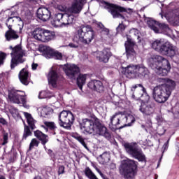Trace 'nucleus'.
I'll list each match as a JSON object with an SVG mask.
<instances>
[{"label": "nucleus", "mask_w": 179, "mask_h": 179, "mask_svg": "<svg viewBox=\"0 0 179 179\" xmlns=\"http://www.w3.org/2000/svg\"><path fill=\"white\" fill-rule=\"evenodd\" d=\"M41 51L43 52V55L48 59L53 58L54 57V53L55 51L54 50H52L49 46H43L41 48Z\"/></svg>", "instance_id": "c85d7f7f"}, {"label": "nucleus", "mask_w": 179, "mask_h": 179, "mask_svg": "<svg viewBox=\"0 0 179 179\" xmlns=\"http://www.w3.org/2000/svg\"><path fill=\"white\" fill-rule=\"evenodd\" d=\"M80 127L81 129H84L87 134H96V135L104 136L106 139L111 138V134L108 132V129H107V127H106L104 124L100 122L99 119H83Z\"/></svg>", "instance_id": "f03ea898"}, {"label": "nucleus", "mask_w": 179, "mask_h": 179, "mask_svg": "<svg viewBox=\"0 0 179 179\" xmlns=\"http://www.w3.org/2000/svg\"><path fill=\"white\" fill-rule=\"evenodd\" d=\"M94 56L100 62H104L106 64L108 62V59H110V57H111V52L107 50L96 51L94 52Z\"/></svg>", "instance_id": "4be33fe9"}, {"label": "nucleus", "mask_w": 179, "mask_h": 179, "mask_svg": "<svg viewBox=\"0 0 179 179\" xmlns=\"http://www.w3.org/2000/svg\"><path fill=\"white\" fill-rule=\"evenodd\" d=\"M37 17L43 22H47L51 17V11L48 8L41 7L37 10Z\"/></svg>", "instance_id": "aec40b11"}, {"label": "nucleus", "mask_w": 179, "mask_h": 179, "mask_svg": "<svg viewBox=\"0 0 179 179\" xmlns=\"http://www.w3.org/2000/svg\"><path fill=\"white\" fill-rule=\"evenodd\" d=\"M52 58H55V59H62V53L55 51Z\"/></svg>", "instance_id": "c03bdc74"}, {"label": "nucleus", "mask_w": 179, "mask_h": 179, "mask_svg": "<svg viewBox=\"0 0 179 179\" xmlns=\"http://www.w3.org/2000/svg\"><path fill=\"white\" fill-rule=\"evenodd\" d=\"M18 78L22 85H24L25 86L29 85V71H27V69L24 68L20 71Z\"/></svg>", "instance_id": "393cba45"}, {"label": "nucleus", "mask_w": 179, "mask_h": 179, "mask_svg": "<svg viewBox=\"0 0 179 179\" xmlns=\"http://www.w3.org/2000/svg\"><path fill=\"white\" fill-rule=\"evenodd\" d=\"M126 152L138 162H146V156L142 152V150L138 148L136 143H126L124 144Z\"/></svg>", "instance_id": "9d476101"}, {"label": "nucleus", "mask_w": 179, "mask_h": 179, "mask_svg": "<svg viewBox=\"0 0 179 179\" xmlns=\"http://www.w3.org/2000/svg\"><path fill=\"white\" fill-rule=\"evenodd\" d=\"M85 2L86 0H73L71 6L67 10L68 13H74L75 15L80 13Z\"/></svg>", "instance_id": "a211bd4d"}, {"label": "nucleus", "mask_w": 179, "mask_h": 179, "mask_svg": "<svg viewBox=\"0 0 179 179\" xmlns=\"http://www.w3.org/2000/svg\"><path fill=\"white\" fill-rule=\"evenodd\" d=\"M145 20L151 30H153L155 33H159V27H157L159 26V22L152 18H147Z\"/></svg>", "instance_id": "a878e982"}, {"label": "nucleus", "mask_w": 179, "mask_h": 179, "mask_svg": "<svg viewBox=\"0 0 179 179\" xmlns=\"http://www.w3.org/2000/svg\"><path fill=\"white\" fill-rule=\"evenodd\" d=\"M10 113L12 114L13 117H17V115H19V110L16 108L10 109Z\"/></svg>", "instance_id": "37998d69"}, {"label": "nucleus", "mask_w": 179, "mask_h": 179, "mask_svg": "<svg viewBox=\"0 0 179 179\" xmlns=\"http://www.w3.org/2000/svg\"><path fill=\"white\" fill-rule=\"evenodd\" d=\"M64 71L65 72L66 76L69 78V79H72L75 80L79 74L80 70L79 67L75 64H66L64 66H62Z\"/></svg>", "instance_id": "2eb2a0df"}, {"label": "nucleus", "mask_w": 179, "mask_h": 179, "mask_svg": "<svg viewBox=\"0 0 179 179\" xmlns=\"http://www.w3.org/2000/svg\"><path fill=\"white\" fill-rule=\"evenodd\" d=\"M61 80V76L57 73V71L52 70L48 75V83L52 87H57Z\"/></svg>", "instance_id": "5701e85b"}, {"label": "nucleus", "mask_w": 179, "mask_h": 179, "mask_svg": "<svg viewBox=\"0 0 179 179\" xmlns=\"http://www.w3.org/2000/svg\"><path fill=\"white\" fill-rule=\"evenodd\" d=\"M169 142H170V139H168V141L164 144V145L162 147L163 153H164V152H166V150H167V149H169Z\"/></svg>", "instance_id": "de8ad7c7"}, {"label": "nucleus", "mask_w": 179, "mask_h": 179, "mask_svg": "<svg viewBox=\"0 0 179 179\" xmlns=\"http://www.w3.org/2000/svg\"><path fill=\"white\" fill-rule=\"evenodd\" d=\"M137 162L127 159L122 162L120 166V173L124 176V178H134L136 176V169H138Z\"/></svg>", "instance_id": "423d86ee"}, {"label": "nucleus", "mask_w": 179, "mask_h": 179, "mask_svg": "<svg viewBox=\"0 0 179 179\" xmlns=\"http://www.w3.org/2000/svg\"><path fill=\"white\" fill-rule=\"evenodd\" d=\"M23 115L27 119V124L29 127L31 128V131H34V129L36 128V120H34L31 115L29 113L23 112Z\"/></svg>", "instance_id": "c756f323"}, {"label": "nucleus", "mask_w": 179, "mask_h": 179, "mask_svg": "<svg viewBox=\"0 0 179 179\" xmlns=\"http://www.w3.org/2000/svg\"><path fill=\"white\" fill-rule=\"evenodd\" d=\"M34 136L41 141L42 145H45L48 142V136L42 133L40 130H36L34 132Z\"/></svg>", "instance_id": "bb28decb"}, {"label": "nucleus", "mask_w": 179, "mask_h": 179, "mask_svg": "<svg viewBox=\"0 0 179 179\" xmlns=\"http://www.w3.org/2000/svg\"><path fill=\"white\" fill-rule=\"evenodd\" d=\"M129 34H130V37H135L136 38H137L138 43H141V36H140L141 34L139 33V30H138L137 29L133 28L130 29Z\"/></svg>", "instance_id": "f704fd0d"}, {"label": "nucleus", "mask_w": 179, "mask_h": 179, "mask_svg": "<svg viewBox=\"0 0 179 179\" xmlns=\"http://www.w3.org/2000/svg\"><path fill=\"white\" fill-rule=\"evenodd\" d=\"M162 131L161 132L159 131V135H164V132H166V130L162 128Z\"/></svg>", "instance_id": "13d9d810"}, {"label": "nucleus", "mask_w": 179, "mask_h": 179, "mask_svg": "<svg viewBox=\"0 0 179 179\" xmlns=\"http://www.w3.org/2000/svg\"><path fill=\"white\" fill-rule=\"evenodd\" d=\"M33 36L35 40L42 41V43H48L51 40L55 38V34L49 30L36 28L33 32Z\"/></svg>", "instance_id": "f8f14e48"}, {"label": "nucleus", "mask_w": 179, "mask_h": 179, "mask_svg": "<svg viewBox=\"0 0 179 179\" xmlns=\"http://www.w3.org/2000/svg\"><path fill=\"white\" fill-rule=\"evenodd\" d=\"M57 10H59L60 12H66V6H62V5H58L57 6Z\"/></svg>", "instance_id": "49530a36"}, {"label": "nucleus", "mask_w": 179, "mask_h": 179, "mask_svg": "<svg viewBox=\"0 0 179 179\" xmlns=\"http://www.w3.org/2000/svg\"><path fill=\"white\" fill-rule=\"evenodd\" d=\"M123 118H125V115H122L120 113H115L110 118L109 128H110L112 131H116V129L123 128Z\"/></svg>", "instance_id": "4468645a"}, {"label": "nucleus", "mask_w": 179, "mask_h": 179, "mask_svg": "<svg viewBox=\"0 0 179 179\" xmlns=\"http://www.w3.org/2000/svg\"><path fill=\"white\" fill-rule=\"evenodd\" d=\"M6 59V55L3 52H0V66L3 65V62Z\"/></svg>", "instance_id": "79ce46f5"}, {"label": "nucleus", "mask_w": 179, "mask_h": 179, "mask_svg": "<svg viewBox=\"0 0 179 179\" xmlns=\"http://www.w3.org/2000/svg\"><path fill=\"white\" fill-rule=\"evenodd\" d=\"M75 21V17L72 14H64L61 13H55L51 23L55 27H59L61 26H68L72 24Z\"/></svg>", "instance_id": "6e6552de"}, {"label": "nucleus", "mask_w": 179, "mask_h": 179, "mask_svg": "<svg viewBox=\"0 0 179 179\" xmlns=\"http://www.w3.org/2000/svg\"><path fill=\"white\" fill-rule=\"evenodd\" d=\"M5 37L7 40V41H10L12 40H17L19 38V34H17V32L13 29H8V31H7L5 34Z\"/></svg>", "instance_id": "cd10ccee"}, {"label": "nucleus", "mask_w": 179, "mask_h": 179, "mask_svg": "<svg viewBox=\"0 0 179 179\" xmlns=\"http://www.w3.org/2000/svg\"><path fill=\"white\" fill-rule=\"evenodd\" d=\"M0 179H5V177L3 176H1Z\"/></svg>", "instance_id": "bf43d9fd"}, {"label": "nucleus", "mask_w": 179, "mask_h": 179, "mask_svg": "<svg viewBox=\"0 0 179 179\" xmlns=\"http://www.w3.org/2000/svg\"><path fill=\"white\" fill-rule=\"evenodd\" d=\"M157 82L160 85L154 87L152 97L157 103H166L169 100V97L171 96V92L176 88V82L163 78H158Z\"/></svg>", "instance_id": "f257e3e1"}, {"label": "nucleus", "mask_w": 179, "mask_h": 179, "mask_svg": "<svg viewBox=\"0 0 179 179\" xmlns=\"http://www.w3.org/2000/svg\"><path fill=\"white\" fill-rule=\"evenodd\" d=\"M15 22V17H10L8 18L6 24L8 29H12V26H13V23Z\"/></svg>", "instance_id": "ea45409f"}, {"label": "nucleus", "mask_w": 179, "mask_h": 179, "mask_svg": "<svg viewBox=\"0 0 179 179\" xmlns=\"http://www.w3.org/2000/svg\"><path fill=\"white\" fill-rule=\"evenodd\" d=\"M75 121V117L72 112L69 110H63L59 115V124L66 129H70Z\"/></svg>", "instance_id": "ddd939ff"}, {"label": "nucleus", "mask_w": 179, "mask_h": 179, "mask_svg": "<svg viewBox=\"0 0 179 179\" xmlns=\"http://www.w3.org/2000/svg\"><path fill=\"white\" fill-rule=\"evenodd\" d=\"M20 31H22V28L20 29Z\"/></svg>", "instance_id": "052dcab7"}, {"label": "nucleus", "mask_w": 179, "mask_h": 179, "mask_svg": "<svg viewBox=\"0 0 179 179\" xmlns=\"http://www.w3.org/2000/svg\"><path fill=\"white\" fill-rule=\"evenodd\" d=\"M152 48L162 55L173 58L177 54V48L170 42H164L162 39H157L152 43Z\"/></svg>", "instance_id": "20e7f679"}, {"label": "nucleus", "mask_w": 179, "mask_h": 179, "mask_svg": "<svg viewBox=\"0 0 179 179\" xmlns=\"http://www.w3.org/2000/svg\"><path fill=\"white\" fill-rule=\"evenodd\" d=\"M44 124L47 128H45V130L47 132H48V129L50 131H52V135H57V133L55 132L57 129V124L54 122H44Z\"/></svg>", "instance_id": "2f4dec72"}, {"label": "nucleus", "mask_w": 179, "mask_h": 179, "mask_svg": "<svg viewBox=\"0 0 179 179\" xmlns=\"http://www.w3.org/2000/svg\"><path fill=\"white\" fill-rule=\"evenodd\" d=\"M76 33L80 41L83 44H90V42L93 41L96 37V32L89 25L77 27Z\"/></svg>", "instance_id": "39448f33"}, {"label": "nucleus", "mask_w": 179, "mask_h": 179, "mask_svg": "<svg viewBox=\"0 0 179 179\" xmlns=\"http://www.w3.org/2000/svg\"><path fill=\"white\" fill-rule=\"evenodd\" d=\"M123 125H127L128 124L129 127H131V124H134L135 122V117L132 116V115H125L124 118L122 119Z\"/></svg>", "instance_id": "72a5a7b5"}, {"label": "nucleus", "mask_w": 179, "mask_h": 179, "mask_svg": "<svg viewBox=\"0 0 179 179\" xmlns=\"http://www.w3.org/2000/svg\"><path fill=\"white\" fill-rule=\"evenodd\" d=\"M159 30H162L163 31H165L166 33H169L170 31V28L169 27V25L166 24L165 23H159L157 26Z\"/></svg>", "instance_id": "4c0bfd02"}, {"label": "nucleus", "mask_w": 179, "mask_h": 179, "mask_svg": "<svg viewBox=\"0 0 179 179\" xmlns=\"http://www.w3.org/2000/svg\"><path fill=\"white\" fill-rule=\"evenodd\" d=\"M101 33L102 34H104L105 36H108V34H110V30H108V29L104 27L101 31Z\"/></svg>", "instance_id": "09e8293b"}, {"label": "nucleus", "mask_w": 179, "mask_h": 179, "mask_svg": "<svg viewBox=\"0 0 179 179\" xmlns=\"http://www.w3.org/2000/svg\"><path fill=\"white\" fill-rule=\"evenodd\" d=\"M20 91L18 90H11L8 93V99L11 103H15V104H26V97L21 95Z\"/></svg>", "instance_id": "f3484780"}, {"label": "nucleus", "mask_w": 179, "mask_h": 179, "mask_svg": "<svg viewBox=\"0 0 179 179\" xmlns=\"http://www.w3.org/2000/svg\"><path fill=\"white\" fill-rule=\"evenodd\" d=\"M98 27H99V30L100 31H101L103 30V29L104 28V25H103V24H101V22L97 24Z\"/></svg>", "instance_id": "5fc2aeb1"}, {"label": "nucleus", "mask_w": 179, "mask_h": 179, "mask_svg": "<svg viewBox=\"0 0 179 179\" xmlns=\"http://www.w3.org/2000/svg\"><path fill=\"white\" fill-rule=\"evenodd\" d=\"M87 87L92 90L98 92V93H103L104 92V85H103V83L100 80H92L88 83Z\"/></svg>", "instance_id": "b1692460"}, {"label": "nucleus", "mask_w": 179, "mask_h": 179, "mask_svg": "<svg viewBox=\"0 0 179 179\" xmlns=\"http://www.w3.org/2000/svg\"><path fill=\"white\" fill-rule=\"evenodd\" d=\"M45 91H41L38 94V99H45Z\"/></svg>", "instance_id": "3c124183"}, {"label": "nucleus", "mask_w": 179, "mask_h": 179, "mask_svg": "<svg viewBox=\"0 0 179 179\" xmlns=\"http://www.w3.org/2000/svg\"><path fill=\"white\" fill-rule=\"evenodd\" d=\"M69 47H71V48H78V45H75V43H69Z\"/></svg>", "instance_id": "4d7b16f0"}, {"label": "nucleus", "mask_w": 179, "mask_h": 179, "mask_svg": "<svg viewBox=\"0 0 179 179\" xmlns=\"http://www.w3.org/2000/svg\"><path fill=\"white\" fill-rule=\"evenodd\" d=\"M124 71L131 78H145L149 73L148 69L141 65L130 64L124 69Z\"/></svg>", "instance_id": "9b49d317"}, {"label": "nucleus", "mask_w": 179, "mask_h": 179, "mask_svg": "<svg viewBox=\"0 0 179 179\" xmlns=\"http://www.w3.org/2000/svg\"><path fill=\"white\" fill-rule=\"evenodd\" d=\"M156 106L153 102H141L138 110L144 117H150L155 113Z\"/></svg>", "instance_id": "dca6fc26"}, {"label": "nucleus", "mask_w": 179, "mask_h": 179, "mask_svg": "<svg viewBox=\"0 0 179 179\" xmlns=\"http://www.w3.org/2000/svg\"><path fill=\"white\" fill-rule=\"evenodd\" d=\"M136 87H141V90L143 92V94H141V95H138V94H132V98L135 99V96H136V99H142L141 103H152V101H150V96L148 94V92H146V89L143 87L142 84H137L134 86L132 87L131 88V92H134V89H136Z\"/></svg>", "instance_id": "6ab92c4d"}, {"label": "nucleus", "mask_w": 179, "mask_h": 179, "mask_svg": "<svg viewBox=\"0 0 179 179\" xmlns=\"http://www.w3.org/2000/svg\"><path fill=\"white\" fill-rule=\"evenodd\" d=\"M8 133H3V143H2L3 146L6 145V143H8Z\"/></svg>", "instance_id": "a18cd8bd"}, {"label": "nucleus", "mask_w": 179, "mask_h": 179, "mask_svg": "<svg viewBox=\"0 0 179 179\" xmlns=\"http://www.w3.org/2000/svg\"><path fill=\"white\" fill-rule=\"evenodd\" d=\"M87 74H80L77 78V85L80 90H82L83 85L86 84V79Z\"/></svg>", "instance_id": "7c9ffc66"}, {"label": "nucleus", "mask_w": 179, "mask_h": 179, "mask_svg": "<svg viewBox=\"0 0 179 179\" xmlns=\"http://www.w3.org/2000/svg\"><path fill=\"white\" fill-rule=\"evenodd\" d=\"M31 135H33V132L30 130V127L24 124L22 139H27V138H29V136H31Z\"/></svg>", "instance_id": "c9c22d12"}, {"label": "nucleus", "mask_w": 179, "mask_h": 179, "mask_svg": "<svg viewBox=\"0 0 179 179\" xmlns=\"http://www.w3.org/2000/svg\"><path fill=\"white\" fill-rule=\"evenodd\" d=\"M34 146H38V141L36 138H33L29 144V150H31Z\"/></svg>", "instance_id": "a19ab883"}, {"label": "nucleus", "mask_w": 179, "mask_h": 179, "mask_svg": "<svg viewBox=\"0 0 179 179\" xmlns=\"http://www.w3.org/2000/svg\"><path fill=\"white\" fill-rule=\"evenodd\" d=\"M48 153L50 156V157H55V155H54V152L51 150H48Z\"/></svg>", "instance_id": "864d4df0"}, {"label": "nucleus", "mask_w": 179, "mask_h": 179, "mask_svg": "<svg viewBox=\"0 0 179 179\" xmlns=\"http://www.w3.org/2000/svg\"><path fill=\"white\" fill-rule=\"evenodd\" d=\"M0 124H2V125H7L8 122L3 117H0Z\"/></svg>", "instance_id": "603ef678"}, {"label": "nucleus", "mask_w": 179, "mask_h": 179, "mask_svg": "<svg viewBox=\"0 0 179 179\" xmlns=\"http://www.w3.org/2000/svg\"><path fill=\"white\" fill-rule=\"evenodd\" d=\"M107 9H108V12L111 13L114 19H122V20H127L128 17L125 15V14H122L121 12H126V13H129L131 15L133 13L134 10L132 8H125L124 7L118 6L117 5L111 4L106 3Z\"/></svg>", "instance_id": "1a4fd4ad"}, {"label": "nucleus", "mask_w": 179, "mask_h": 179, "mask_svg": "<svg viewBox=\"0 0 179 179\" xmlns=\"http://www.w3.org/2000/svg\"><path fill=\"white\" fill-rule=\"evenodd\" d=\"M37 66H38V64L33 63L31 65V69L33 71H36V69H37Z\"/></svg>", "instance_id": "6e6d98bb"}, {"label": "nucleus", "mask_w": 179, "mask_h": 179, "mask_svg": "<svg viewBox=\"0 0 179 179\" xmlns=\"http://www.w3.org/2000/svg\"><path fill=\"white\" fill-rule=\"evenodd\" d=\"M73 138L80 142V143H81V145H83V146L87 149V150H89V148L87 147V145H86V143H85V139L83 137H82V136H80L79 134H74Z\"/></svg>", "instance_id": "e433bc0d"}, {"label": "nucleus", "mask_w": 179, "mask_h": 179, "mask_svg": "<svg viewBox=\"0 0 179 179\" xmlns=\"http://www.w3.org/2000/svg\"><path fill=\"white\" fill-rule=\"evenodd\" d=\"M126 28L127 26L124 25V24L122 22V23L119 24L118 27L116 28L117 33L122 34V33L125 31Z\"/></svg>", "instance_id": "58836bf2"}, {"label": "nucleus", "mask_w": 179, "mask_h": 179, "mask_svg": "<svg viewBox=\"0 0 179 179\" xmlns=\"http://www.w3.org/2000/svg\"><path fill=\"white\" fill-rule=\"evenodd\" d=\"M124 45L127 58H129V57H135L136 55V52H135V50H134L135 42L132 38L127 36V41L125 42Z\"/></svg>", "instance_id": "412c9836"}, {"label": "nucleus", "mask_w": 179, "mask_h": 179, "mask_svg": "<svg viewBox=\"0 0 179 179\" xmlns=\"http://www.w3.org/2000/svg\"><path fill=\"white\" fill-rule=\"evenodd\" d=\"M110 153L108 152H105L99 156V163H101V164H105V163H108V162H110Z\"/></svg>", "instance_id": "473e14b6"}, {"label": "nucleus", "mask_w": 179, "mask_h": 179, "mask_svg": "<svg viewBox=\"0 0 179 179\" xmlns=\"http://www.w3.org/2000/svg\"><path fill=\"white\" fill-rule=\"evenodd\" d=\"M10 50H12L10 53V68L11 69H15L17 65L23 64V62L26 61V59L23 58V57L26 55V52L23 49H22V46L20 45H17L14 48L10 46Z\"/></svg>", "instance_id": "0eeeda50"}, {"label": "nucleus", "mask_w": 179, "mask_h": 179, "mask_svg": "<svg viewBox=\"0 0 179 179\" xmlns=\"http://www.w3.org/2000/svg\"><path fill=\"white\" fill-rule=\"evenodd\" d=\"M64 173H65V166H59V169H58V174H64Z\"/></svg>", "instance_id": "8fccbe9b"}, {"label": "nucleus", "mask_w": 179, "mask_h": 179, "mask_svg": "<svg viewBox=\"0 0 179 179\" xmlns=\"http://www.w3.org/2000/svg\"><path fill=\"white\" fill-rule=\"evenodd\" d=\"M149 65L159 76H166L171 69L169 60L160 55L152 56L149 59Z\"/></svg>", "instance_id": "7ed1b4c3"}]
</instances>
